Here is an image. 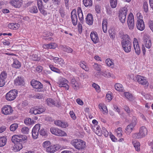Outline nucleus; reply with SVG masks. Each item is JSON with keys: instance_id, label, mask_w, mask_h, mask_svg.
Here are the masks:
<instances>
[{"instance_id": "16", "label": "nucleus", "mask_w": 153, "mask_h": 153, "mask_svg": "<svg viewBox=\"0 0 153 153\" xmlns=\"http://www.w3.org/2000/svg\"><path fill=\"white\" fill-rule=\"evenodd\" d=\"M136 26L137 29L140 31H142L144 29L145 26L143 19L140 18L137 19Z\"/></svg>"}, {"instance_id": "11", "label": "nucleus", "mask_w": 153, "mask_h": 153, "mask_svg": "<svg viewBox=\"0 0 153 153\" xmlns=\"http://www.w3.org/2000/svg\"><path fill=\"white\" fill-rule=\"evenodd\" d=\"M22 0H10L9 3L13 7L16 8H20L22 5Z\"/></svg>"}, {"instance_id": "3", "label": "nucleus", "mask_w": 153, "mask_h": 153, "mask_svg": "<svg viewBox=\"0 0 153 153\" xmlns=\"http://www.w3.org/2000/svg\"><path fill=\"white\" fill-rule=\"evenodd\" d=\"M147 134V130L146 127L141 126L139 130V133L133 134L132 135L133 138L135 139H140L144 137Z\"/></svg>"}, {"instance_id": "40", "label": "nucleus", "mask_w": 153, "mask_h": 153, "mask_svg": "<svg viewBox=\"0 0 153 153\" xmlns=\"http://www.w3.org/2000/svg\"><path fill=\"white\" fill-rule=\"evenodd\" d=\"M29 112L32 114H40L39 113L38 110L36 109V106L34 107L31 108L30 109Z\"/></svg>"}, {"instance_id": "43", "label": "nucleus", "mask_w": 153, "mask_h": 153, "mask_svg": "<svg viewBox=\"0 0 153 153\" xmlns=\"http://www.w3.org/2000/svg\"><path fill=\"white\" fill-rule=\"evenodd\" d=\"M111 6L112 8H115L117 4V0H110Z\"/></svg>"}, {"instance_id": "48", "label": "nucleus", "mask_w": 153, "mask_h": 153, "mask_svg": "<svg viewBox=\"0 0 153 153\" xmlns=\"http://www.w3.org/2000/svg\"><path fill=\"white\" fill-rule=\"evenodd\" d=\"M7 74L5 71H3L1 72L0 76V78L3 80L5 81V79L7 77Z\"/></svg>"}, {"instance_id": "18", "label": "nucleus", "mask_w": 153, "mask_h": 153, "mask_svg": "<svg viewBox=\"0 0 153 153\" xmlns=\"http://www.w3.org/2000/svg\"><path fill=\"white\" fill-rule=\"evenodd\" d=\"M71 17L73 24L74 25H76L77 23V18L76 13V10L75 9L71 11Z\"/></svg>"}, {"instance_id": "45", "label": "nucleus", "mask_w": 153, "mask_h": 153, "mask_svg": "<svg viewBox=\"0 0 153 153\" xmlns=\"http://www.w3.org/2000/svg\"><path fill=\"white\" fill-rule=\"evenodd\" d=\"M126 16L119 15L118 17L120 21L122 23H124L125 22Z\"/></svg>"}, {"instance_id": "51", "label": "nucleus", "mask_w": 153, "mask_h": 153, "mask_svg": "<svg viewBox=\"0 0 153 153\" xmlns=\"http://www.w3.org/2000/svg\"><path fill=\"white\" fill-rule=\"evenodd\" d=\"M31 59L34 61H38L40 59V58L36 54H33L31 56Z\"/></svg>"}, {"instance_id": "19", "label": "nucleus", "mask_w": 153, "mask_h": 153, "mask_svg": "<svg viewBox=\"0 0 153 153\" xmlns=\"http://www.w3.org/2000/svg\"><path fill=\"white\" fill-rule=\"evenodd\" d=\"M90 36L92 41L94 43L96 44L98 42L99 38L98 34L96 31L91 32Z\"/></svg>"}, {"instance_id": "15", "label": "nucleus", "mask_w": 153, "mask_h": 153, "mask_svg": "<svg viewBox=\"0 0 153 153\" xmlns=\"http://www.w3.org/2000/svg\"><path fill=\"white\" fill-rule=\"evenodd\" d=\"M13 111L11 107L9 105H6L2 107L1 109L2 113L5 115L10 114Z\"/></svg>"}, {"instance_id": "21", "label": "nucleus", "mask_w": 153, "mask_h": 153, "mask_svg": "<svg viewBox=\"0 0 153 153\" xmlns=\"http://www.w3.org/2000/svg\"><path fill=\"white\" fill-rule=\"evenodd\" d=\"M144 44L145 47L149 49L151 46V41L150 39L147 36H144L143 38Z\"/></svg>"}, {"instance_id": "56", "label": "nucleus", "mask_w": 153, "mask_h": 153, "mask_svg": "<svg viewBox=\"0 0 153 153\" xmlns=\"http://www.w3.org/2000/svg\"><path fill=\"white\" fill-rule=\"evenodd\" d=\"M92 87L95 88V89L98 92L100 91V87L97 84L95 83H93L92 85Z\"/></svg>"}, {"instance_id": "41", "label": "nucleus", "mask_w": 153, "mask_h": 153, "mask_svg": "<svg viewBox=\"0 0 153 153\" xmlns=\"http://www.w3.org/2000/svg\"><path fill=\"white\" fill-rule=\"evenodd\" d=\"M93 66L94 70L98 71V73L100 72L101 71V67L100 65L97 63H94Z\"/></svg>"}, {"instance_id": "49", "label": "nucleus", "mask_w": 153, "mask_h": 153, "mask_svg": "<svg viewBox=\"0 0 153 153\" xmlns=\"http://www.w3.org/2000/svg\"><path fill=\"white\" fill-rule=\"evenodd\" d=\"M117 135L118 137H120L122 136V130L121 127H119L116 130Z\"/></svg>"}, {"instance_id": "28", "label": "nucleus", "mask_w": 153, "mask_h": 153, "mask_svg": "<svg viewBox=\"0 0 153 153\" xmlns=\"http://www.w3.org/2000/svg\"><path fill=\"white\" fill-rule=\"evenodd\" d=\"M7 141L6 137H0V147H3L4 146Z\"/></svg>"}, {"instance_id": "14", "label": "nucleus", "mask_w": 153, "mask_h": 153, "mask_svg": "<svg viewBox=\"0 0 153 153\" xmlns=\"http://www.w3.org/2000/svg\"><path fill=\"white\" fill-rule=\"evenodd\" d=\"M133 43L136 53L137 55H140V49L137 39H134Z\"/></svg>"}, {"instance_id": "13", "label": "nucleus", "mask_w": 153, "mask_h": 153, "mask_svg": "<svg viewBox=\"0 0 153 153\" xmlns=\"http://www.w3.org/2000/svg\"><path fill=\"white\" fill-rule=\"evenodd\" d=\"M137 123V119L134 118L132 120V122L129 125L127 126L126 128V130L127 131L128 133H130L134 127L135 126Z\"/></svg>"}, {"instance_id": "61", "label": "nucleus", "mask_w": 153, "mask_h": 153, "mask_svg": "<svg viewBox=\"0 0 153 153\" xmlns=\"http://www.w3.org/2000/svg\"><path fill=\"white\" fill-rule=\"evenodd\" d=\"M39 133L40 135L42 136H45L47 135V132L44 129H41Z\"/></svg>"}, {"instance_id": "32", "label": "nucleus", "mask_w": 153, "mask_h": 153, "mask_svg": "<svg viewBox=\"0 0 153 153\" xmlns=\"http://www.w3.org/2000/svg\"><path fill=\"white\" fill-rule=\"evenodd\" d=\"M132 143L136 150L137 151H139L140 150V143L135 141H132Z\"/></svg>"}, {"instance_id": "38", "label": "nucleus", "mask_w": 153, "mask_h": 153, "mask_svg": "<svg viewBox=\"0 0 153 153\" xmlns=\"http://www.w3.org/2000/svg\"><path fill=\"white\" fill-rule=\"evenodd\" d=\"M36 109L38 110L39 113L40 114L46 110L45 108L42 105L36 106Z\"/></svg>"}, {"instance_id": "64", "label": "nucleus", "mask_w": 153, "mask_h": 153, "mask_svg": "<svg viewBox=\"0 0 153 153\" xmlns=\"http://www.w3.org/2000/svg\"><path fill=\"white\" fill-rule=\"evenodd\" d=\"M148 24L150 29L153 32V21L151 20H149V22Z\"/></svg>"}, {"instance_id": "53", "label": "nucleus", "mask_w": 153, "mask_h": 153, "mask_svg": "<svg viewBox=\"0 0 153 153\" xmlns=\"http://www.w3.org/2000/svg\"><path fill=\"white\" fill-rule=\"evenodd\" d=\"M34 98L41 99L43 97V95L41 94L37 93L35 94L33 97Z\"/></svg>"}, {"instance_id": "26", "label": "nucleus", "mask_w": 153, "mask_h": 153, "mask_svg": "<svg viewBox=\"0 0 153 153\" xmlns=\"http://www.w3.org/2000/svg\"><path fill=\"white\" fill-rule=\"evenodd\" d=\"M98 107L100 110L103 112V114L108 113V111L107 107L104 104H99L98 105Z\"/></svg>"}, {"instance_id": "47", "label": "nucleus", "mask_w": 153, "mask_h": 153, "mask_svg": "<svg viewBox=\"0 0 153 153\" xmlns=\"http://www.w3.org/2000/svg\"><path fill=\"white\" fill-rule=\"evenodd\" d=\"M49 68L51 70L54 72L58 73H60L61 72L60 70L59 69L56 68L52 65H49Z\"/></svg>"}, {"instance_id": "33", "label": "nucleus", "mask_w": 153, "mask_h": 153, "mask_svg": "<svg viewBox=\"0 0 153 153\" xmlns=\"http://www.w3.org/2000/svg\"><path fill=\"white\" fill-rule=\"evenodd\" d=\"M115 89L119 91H123V85L120 83H117L115 85Z\"/></svg>"}, {"instance_id": "59", "label": "nucleus", "mask_w": 153, "mask_h": 153, "mask_svg": "<svg viewBox=\"0 0 153 153\" xmlns=\"http://www.w3.org/2000/svg\"><path fill=\"white\" fill-rule=\"evenodd\" d=\"M38 9L40 13L44 15L47 14V13L44 9V6L39 7Z\"/></svg>"}, {"instance_id": "25", "label": "nucleus", "mask_w": 153, "mask_h": 153, "mask_svg": "<svg viewBox=\"0 0 153 153\" xmlns=\"http://www.w3.org/2000/svg\"><path fill=\"white\" fill-rule=\"evenodd\" d=\"M71 83L72 87L74 89H76L79 88V83L74 78H72L71 79Z\"/></svg>"}, {"instance_id": "57", "label": "nucleus", "mask_w": 153, "mask_h": 153, "mask_svg": "<svg viewBox=\"0 0 153 153\" xmlns=\"http://www.w3.org/2000/svg\"><path fill=\"white\" fill-rule=\"evenodd\" d=\"M143 8L145 12H147L148 11V4L146 2H145L143 3Z\"/></svg>"}, {"instance_id": "31", "label": "nucleus", "mask_w": 153, "mask_h": 153, "mask_svg": "<svg viewBox=\"0 0 153 153\" xmlns=\"http://www.w3.org/2000/svg\"><path fill=\"white\" fill-rule=\"evenodd\" d=\"M59 12L60 14L61 17L63 18H64L65 16V13L64 8L63 7L61 6L59 10Z\"/></svg>"}, {"instance_id": "1", "label": "nucleus", "mask_w": 153, "mask_h": 153, "mask_svg": "<svg viewBox=\"0 0 153 153\" xmlns=\"http://www.w3.org/2000/svg\"><path fill=\"white\" fill-rule=\"evenodd\" d=\"M122 39L121 45L123 50L126 53L130 52L131 50L132 42L130 37L127 34H125L123 36Z\"/></svg>"}, {"instance_id": "10", "label": "nucleus", "mask_w": 153, "mask_h": 153, "mask_svg": "<svg viewBox=\"0 0 153 153\" xmlns=\"http://www.w3.org/2000/svg\"><path fill=\"white\" fill-rule=\"evenodd\" d=\"M40 127V124H37L33 127L32 131V138L34 139H36L38 137Z\"/></svg>"}, {"instance_id": "34", "label": "nucleus", "mask_w": 153, "mask_h": 153, "mask_svg": "<svg viewBox=\"0 0 153 153\" xmlns=\"http://www.w3.org/2000/svg\"><path fill=\"white\" fill-rule=\"evenodd\" d=\"M83 4L85 7L91 6L92 4L91 0H83Z\"/></svg>"}, {"instance_id": "63", "label": "nucleus", "mask_w": 153, "mask_h": 153, "mask_svg": "<svg viewBox=\"0 0 153 153\" xmlns=\"http://www.w3.org/2000/svg\"><path fill=\"white\" fill-rule=\"evenodd\" d=\"M108 33L109 36L111 38L112 37L113 38L114 37V32L113 29H111L109 30Z\"/></svg>"}, {"instance_id": "9", "label": "nucleus", "mask_w": 153, "mask_h": 153, "mask_svg": "<svg viewBox=\"0 0 153 153\" xmlns=\"http://www.w3.org/2000/svg\"><path fill=\"white\" fill-rule=\"evenodd\" d=\"M63 147L59 144L51 145L47 148L46 151L48 152L51 153H54L57 150L60 149H62Z\"/></svg>"}, {"instance_id": "30", "label": "nucleus", "mask_w": 153, "mask_h": 153, "mask_svg": "<svg viewBox=\"0 0 153 153\" xmlns=\"http://www.w3.org/2000/svg\"><path fill=\"white\" fill-rule=\"evenodd\" d=\"M127 12L128 10L127 8L126 7H124L120 10L119 15L126 16Z\"/></svg>"}, {"instance_id": "42", "label": "nucleus", "mask_w": 153, "mask_h": 153, "mask_svg": "<svg viewBox=\"0 0 153 153\" xmlns=\"http://www.w3.org/2000/svg\"><path fill=\"white\" fill-rule=\"evenodd\" d=\"M19 25L18 24H14V23H11L8 24V27L9 28L12 29H17L16 26L19 27Z\"/></svg>"}, {"instance_id": "36", "label": "nucleus", "mask_w": 153, "mask_h": 153, "mask_svg": "<svg viewBox=\"0 0 153 153\" xmlns=\"http://www.w3.org/2000/svg\"><path fill=\"white\" fill-rule=\"evenodd\" d=\"M100 73L102 76L106 77H110L111 76L110 73L107 71L103 70Z\"/></svg>"}, {"instance_id": "2", "label": "nucleus", "mask_w": 153, "mask_h": 153, "mask_svg": "<svg viewBox=\"0 0 153 153\" xmlns=\"http://www.w3.org/2000/svg\"><path fill=\"white\" fill-rule=\"evenodd\" d=\"M70 143L78 150L84 149L86 146L85 142L80 139H74L71 141Z\"/></svg>"}, {"instance_id": "27", "label": "nucleus", "mask_w": 153, "mask_h": 153, "mask_svg": "<svg viewBox=\"0 0 153 153\" xmlns=\"http://www.w3.org/2000/svg\"><path fill=\"white\" fill-rule=\"evenodd\" d=\"M14 82L15 84L17 85H23L24 83L23 79L19 77L16 79Z\"/></svg>"}, {"instance_id": "17", "label": "nucleus", "mask_w": 153, "mask_h": 153, "mask_svg": "<svg viewBox=\"0 0 153 153\" xmlns=\"http://www.w3.org/2000/svg\"><path fill=\"white\" fill-rule=\"evenodd\" d=\"M30 83L31 85L35 88L40 89L42 88L43 85L41 83L35 80H32Z\"/></svg>"}, {"instance_id": "44", "label": "nucleus", "mask_w": 153, "mask_h": 153, "mask_svg": "<svg viewBox=\"0 0 153 153\" xmlns=\"http://www.w3.org/2000/svg\"><path fill=\"white\" fill-rule=\"evenodd\" d=\"M30 12L32 13H37L38 12L37 7L36 6H34L31 7L30 9Z\"/></svg>"}, {"instance_id": "8", "label": "nucleus", "mask_w": 153, "mask_h": 153, "mask_svg": "<svg viewBox=\"0 0 153 153\" xmlns=\"http://www.w3.org/2000/svg\"><path fill=\"white\" fill-rule=\"evenodd\" d=\"M127 25L129 29L131 30L134 29V16L132 13H130L127 19Z\"/></svg>"}, {"instance_id": "12", "label": "nucleus", "mask_w": 153, "mask_h": 153, "mask_svg": "<svg viewBox=\"0 0 153 153\" xmlns=\"http://www.w3.org/2000/svg\"><path fill=\"white\" fill-rule=\"evenodd\" d=\"M68 81L64 78H62L60 79L58 82L59 86L60 87H63L67 90L69 88V86L68 85Z\"/></svg>"}, {"instance_id": "60", "label": "nucleus", "mask_w": 153, "mask_h": 153, "mask_svg": "<svg viewBox=\"0 0 153 153\" xmlns=\"http://www.w3.org/2000/svg\"><path fill=\"white\" fill-rule=\"evenodd\" d=\"M51 1L55 5H59L60 4L61 0H51Z\"/></svg>"}, {"instance_id": "23", "label": "nucleus", "mask_w": 153, "mask_h": 153, "mask_svg": "<svg viewBox=\"0 0 153 153\" xmlns=\"http://www.w3.org/2000/svg\"><path fill=\"white\" fill-rule=\"evenodd\" d=\"M13 63L11 64L12 67L16 68H19L21 67V63L17 59H13Z\"/></svg>"}, {"instance_id": "46", "label": "nucleus", "mask_w": 153, "mask_h": 153, "mask_svg": "<svg viewBox=\"0 0 153 153\" xmlns=\"http://www.w3.org/2000/svg\"><path fill=\"white\" fill-rule=\"evenodd\" d=\"M125 97L128 100L131 101L133 100L132 95L128 92H125L124 93Z\"/></svg>"}, {"instance_id": "39", "label": "nucleus", "mask_w": 153, "mask_h": 153, "mask_svg": "<svg viewBox=\"0 0 153 153\" xmlns=\"http://www.w3.org/2000/svg\"><path fill=\"white\" fill-rule=\"evenodd\" d=\"M94 128H96V130L95 133L99 136H101L102 135V132L100 127L97 125H95L94 126Z\"/></svg>"}, {"instance_id": "50", "label": "nucleus", "mask_w": 153, "mask_h": 153, "mask_svg": "<svg viewBox=\"0 0 153 153\" xmlns=\"http://www.w3.org/2000/svg\"><path fill=\"white\" fill-rule=\"evenodd\" d=\"M105 62L107 66H108L113 65L114 64L112 60L110 59H106L105 60Z\"/></svg>"}, {"instance_id": "5", "label": "nucleus", "mask_w": 153, "mask_h": 153, "mask_svg": "<svg viewBox=\"0 0 153 153\" xmlns=\"http://www.w3.org/2000/svg\"><path fill=\"white\" fill-rule=\"evenodd\" d=\"M27 137L22 135H15L12 137L11 140L13 143L16 144L19 143H22L27 140Z\"/></svg>"}, {"instance_id": "29", "label": "nucleus", "mask_w": 153, "mask_h": 153, "mask_svg": "<svg viewBox=\"0 0 153 153\" xmlns=\"http://www.w3.org/2000/svg\"><path fill=\"white\" fill-rule=\"evenodd\" d=\"M107 22L106 19H103L102 22V29L103 32L106 33L107 32Z\"/></svg>"}, {"instance_id": "55", "label": "nucleus", "mask_w": 153, "mask_h": 153, "mask_svg": "<svg viewBox=\"0 0 153 153\" xmlns=\"http://www.w3.org/2000/svg\"><path fill=\"white\" fill-rule=\"evenodd\" d=\"M101 131L102 132V134H103L105 137H107L108 136V132L106 130L105 128L103 127L101 130Z\"/></svg>"}, {"instance_id": "22", "label": "nucleus", "mask_w": 153, "mask_h": 153, "mask_svg": "<svg viewBox=\"0 0 153 153\" xmlns=\"http://www.w3.org/2000/svg\"><path fill=\"white\" fill-rule=\"evenodd\" d=\"M86 23L89 25H91L93 23V19L91 14H88L85 18Z\"/></svg>"}, {"instance_id": "54", "label": "nucleus", "mask_w": 153, "mask_h": 153, "mask_svg": "<svg viewBox=\"0 0 153 153\" xmlns=\"http://www.w3.org/2000/svg\"><path fill=\"white\" fill-rule=\"evenodd\" d=\"M21 131L24 134H28L29 131V129L27 127H23L21 129Z\"/></svg>"}, {"instance_id": "7", "label": "nucleus", "mask_w": 153, "mask_h": 153, "mask_svg": "<svg viewBox=\"0 0 153 153\" xmlns=\"http://www.w3.org/2000/svg\"><path fill=\"white\" fill-rule=\"evenodd\" d=\"M50 131L52 134L58 136L62 137L67 136V134L65 131L58 128H51L50 129Z\"/></svg>"}, {"instance_id": "6", "label": "nucleus", "mask_w": 153, "mask_h": 153, "mask_svg": "<svg viewBox=\"0 0 153 153\" xmlns=\"http://www.w3.org/2000/svg\"><path fill=\"white\" fill-rule=\"evenodd\" d=\"M18 94V91L13 89L9 91L6 95V99L8 101H12L14 100Z\"/></svg>"}, {"instance_id": "24", "label": "nucleus", "mask_w": 153, "mask_h": 153, "mask_svg": "<svg viewBox=\"0 0 153 153\" xmlns=\"http://www.w3.org/2000/svg\"><path fill=\"white\" fill-rule=\"evenodd\" d=\"M77 13L81 23L84 22V17L81 8L78 7L77 9Z\"/></svg>"}, {"instance_id": "4", "label": "nucleus", "mask_w": 153, "mask_h": 153, "mask_svg": "<svg viewBox=\"0 0 153 153\" xmlns=\"http://www.w3.org/2000/svg\"><path fill=\"white\" fill-rule=\"evenodd\" d=\"M133 80L135 81H137L140 84L145 85L147 87L149 83L146 78L145 77L140 76L137 75L133 78Z\"/></svg>"}, {"instance_id": "20", "label": "nucleus", "mask_w": 153, "mask_h": 153, "mask_svg": "<svg viewBox=\"0 0 153 153\" xmlns=\"http://www.w3.org/2000/svg\"><path fill=\"white\" fill-rule=\"evenodd\" d=\"M54 123L56 125L62 128H65L68 126V123L67 122L62 121L59 120L54 121Z\"/></svg>"}, {"instance_id": "35", "label": "nucleus", "mask_w": 153, "mask_h": 153, "mask_svg": "<svg viewBox=\"0 0 153 153\" xmlns=\"http://www.w3.org/2000/svg\"><path fill=\"white\" fill-rule=\"evenodd\" d=\"M47 104L49 106H51L55 104V101L52 99L48 98L46 100Z\"/></svg>"}, {"instance_id": "58", "label": "nucleus", "mask_w": 153, "mask_h": 153, "mask_svg": "<svg viewBox=\"0 0 153 153\" xmlns=\"http://www.w3.org/2000/svg\"><path fill=\"white\" fill-rule=\"evenodd\" d=\"M24 123L27 125H29L31 124V120L30 118H27L25 120Z\"/></svg>"}, {"instance_id": "62", "label": "nucleus", "mask_w": 153, "mask_h": 153, "mask_svg": "<svg viewBox=\"0 0 153 153\" xmlns=\"http://www.w3.org/2000/svg\"><path fill=\"white\" fill-rule=\"evenodd\" d=\"M58 63L62 67H64L65 66V63L64 61L61 58H60V59H59V61L58 62Z\"/></svg>"}, {"instance_id": "37", "label": "nucleus", "mask_w": 153, "mask_h": 153, "mask_svg": "<svg viewBox=\"0 0 153 153\" xmlns=\"http://www.w3.org/2000/svg\"><path fill=\"white\" fill-rule=\"evenodd\" d=\"M62 51L68 53H71L73 51V49L69 47L62 46Z\"/></svg>"}, {"instance_id": "52", "label": "nucleus", "mask_w": 153, "mask_h": 153, "mask_svg": "<svg viewBox=\"0 0 153 153\" xmlns=\"http://www.w3.org/2000/svg\"><path fill=\"white\" fill-rule=\"evenodd\" d=\"M18 127V125L17 124L14 123L12 124L10 127V129L11 131H15Z\"/></svg>"}]
</instances>
